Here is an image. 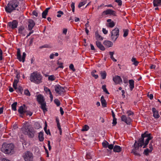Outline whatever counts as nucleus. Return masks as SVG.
<instances>
[{
  "label": "nucleus",
  "instance_id": "22",
  "mask_svg": "<svg viewBox=\"0 0 161 161\" xmlns=\"http://www.w3.org/2000/svg\"><path fill=\"white\" fill-rule=\"evenodd\" d=\"M152 111L153 113V117L156 118H158L159 117V115L158 114V112L155 108H153Z\"/></svg>",
  "mask_w": 161,
  "mask_h": 161
},
{
  "label": "nucleus",
  "instance_id": "49",
  "mask_svg": "<svg viewBox=\"0 0 161 161\" xmlns=\"http://www.w3.org/2000/svg\"><path fill=\"white\" fill-rule=\"evenodd\" d=\"M44 130L45 132V133L47 134V135H48V134H50V131H49V130H47V126H45L44 128Z\"/></svg>",
  "mask_w": 161,
  "mask_h": 161
},
{
  "label": "nucleus",
  "instance_id": "28",
  "mask_svg": "<svg viewBox=\"0 0 161 161\" xmlns=\"http://www.w3.org/2000/svg\"><path fill=\"white\" fill-rule=\"evenodd\" d=\"M101 102L102 106L104 107H106L107 105L106 102L103 96H102L101 97Z\"/></svg>",
  "mask_w": 161,
  "mask_h": 161
},
{
  "label": "nucleus",
  "instance_id": "58",
  "mask_svg": "<svg viewBox=\"0 0 161 161\" xmlns=\"http://www.w3.org/2000/svg\"><path fill=\"white\" fill-rule=\"evenodd\" d=\"M110 149H114V145L112 144L108 145V147Z\"/></svg>",
  "mask_w": 161,
  "mask_h": 161
},
{
  "label": "nucleus",
  "instance_id": "31",
  "mask_svg": "<svg viewBox=\"0 0 161 161\" xmlns=\"http://www.w3.org/2000/svg\"><path fill=\"white\" fill-rule=\"evenodd\" d=\"M101 76L103 79H105L106 76V73L105 71H101L100 72Z\"/></svg>",
  "mask_w": 161,
  "mask_h": 161
},
{
  "label": "nucleus",
  "instance_id": "62",
  "mask_svg": "<svg viewBox=\"0 0 161 161\" xmlns=\"http://www.w3.org/2000/svg\"><path fill=\"white\" fill-rule=\"evenodd\" d=\"M26 115H29L30 116H31L32 114V113L31 112H28L26 111Z\"/></svg>",
  "mask_w": 161,
  "mask_h": 161
},
{
  "label": "nucleus",
  "instance_id": "48",
  "mask_svg": "<svg viewBox=\"0 0 161 161\" xmlns=\"http://www.w3.org/2000/svg\"><path fill=\"white\" fill-rule=\"evenodd\" d=\"M115 2L118 3L119 6H121L122 4V1L121 0H114Z\"/></svg>",
  "mask_w": 161,
  "mask_h": 161
},
{
  "label": "nucleus",
  "instance_id": "43",
  "mask_svg": "<svg viewBox=\"0 0 161 161\" xmlns=\"http://www.w3.org/2000/svg\"><path fill=\"white\" fill-rule=\"evenodd\" d=\"M89 129V127L86 125H85L83 127V128L82 129V131H86Z\"/></svg>",
  "mask_w": 161,
  "mask_h": 161
},
{
  "label": "nucleus",
  "instance_id": "5",
  "mask_svg": "<svg viewBox=\"0 0 161 161\" xmlns=\"http://www.w3.org/2000/svg\"><path fill=\"white\" fill-rule=\"evenodd\" d=\"M37 101L41 105L40 107L43 110L44 113H45L47 111V108H46V103L45 101L44 97L41 94L38 95L37 96Z\"/></svg>",
  "mask_w": 161,
  "mask_h": 161
},
{
  "label": "nucleus",
  "instance_id": "34",
  "mask_svg": "<svg viewBox=\"0 0 161 161\" xmlns=\"http://www.w3.org/2000/svg\"><path fill=\"white\" fill-rule=\"evenodd\" d=\"M131 61L133 63V64L135 66H137L139 63V62L136 60V58L134 57L132 58Z\"/></svg>",
  "mask_w": 161,
  "mask_h": 161
},
{
  "label": "nucleus",
  "instance_id": "9",
  "mask_svg": "<svg viewBox=\"0 0 161 161\" xmlns=\"http://www.w3.org/2000/svg\"><path fill=\"white\" fill-rule=\"evenodd\" d=\"M66 89L65 87L61 86L59 85H56L55 88L56 92L60 95L65 92Z\"/></svg>",
  "mask_w": 161,
  "mask_h": 161
},
{
  "label": "nucleus",
  "instance_id": "51",
  "mask_svg": "<svg viewBox=\"0 0 161 161\" xmlns=\"http://www.w3.org/2000/svg\"><path fill=\"white\" fill-rule=\"evenodd\" d=\"M108 143L107 142L102 143L103 146L105 148H107L108 147Z\"/></svg>",
  "mask_w": 161,
  "mask_h": 161
},
{
  "label": "nucleus",
  "instance_id": "61",
  "mask_svg": "<svg viewBox=\"0 0 161 161\" xmlns=\"http://www.w3.org/2000/svg\"><path fill=\"white\" fill-rule=\"evenodd\" d=\"M67 31V29L66 28H64L63 29V33L64 35H66Z\"/></svg>",
  "mask_w": 161,
  "mask_h": 161
},
{
  "label": "nucleus",
  "instance_id": "15",
  "mask_svg": "<svg viewBox=\"0 0 161 161\" xmlns=\"http://www.w3.org/2000/svg\"><path fill=\"white\" fill-rule=\"evenodd\" d=\"M102 14L103 15L110 14L114 15H115V13L114 11L110 9H108L104 11Z\"/></svg>",
  "mask_w": 161,
  "mask_h": 161
},
{
  "label": "nucleus",
  "instance_id": "52",
  "mask_svg": "<svg viewBox=\"0 0 161 161\" xmlns=\"http://www.w3.org/2000/svg\"><path fill=\"white\" fill-rule=\"evenodd\" d=\"M69 68L72 70L73 71H75V69L74 68V66L72 64H71L69 66Z\"/></svg>",
  "mask_w": 161,
  "mask_h": 161
},
{
  "label": "nucleus",
  "instance_id": "10",
  "mask_svg": "<svg viewBox=\"0 0 161 161\" xmlns=\"http://www.w3.org/2000/svg\"><path fill=\"white\" fill-rule=\"evenodd\" d=\"M26 55V54L25 52L23 53L22 56L21 58L20 50L19 49H18L17 52V58L20 61H22V62H25Z\"/></svg>",
  "mask_w": 161,
  "mask_h": 161
},
{
  "label": "nucleus",
  "instance_id": "7",
  "mask_svg": "<svg viewBox=\"0 0 161 161\" xmlns=\"http://www.w3.org/2000/svg\"><path fill=\"white\" fill-rule=\"evenodd\" d=\"M119 36V30L118 28H116L113 30L111 32V40L115 41Z\"/></svg>",
  "mask_w": 161,
  "mask_h": 161
},
{
  "label": "nucleus",
  "instance_id": "64",
  "mask_svg": "<svg viewBox=\"0 0 161 161\" xmlns=\"http://www.w3.org/2000/svg\"><path fill=\"white\" fill-rule=\"evenodd\" d=\"M103 32L105 34H106L108 33V31L106 30L105 28L103 29Z\"/></svg>",
  "mask_w": 161,
  "mask_h": 161
},
{
  "label": "nucleus",
  "instance_id": "38",
  "mask_svg": "<svg viewBox=\"0 0 161 161\" xmlns=\"http://www.w3.org/2000/svg\"><path fill=\"white\" fill-rule=\"evenodd\" d=\"M48 80H49L53 81L55 79V77L53 75H48Z\"/></svg>",
  "mask_w": 161,
  "mask_h": 161
},
{
  "label": "nucleus",
  "instance_id": "8",
  "mask_svg": "<svg viewBox=\"0 0 161 161\" xmlns=\"http://www.w3.org/2000/svg\"><path fill=\"white\" fill-rule=\"evenodd\" d=\"M133 147V148L132 150L131 153L136 155H139V147H142L140 146V142H138L137 143L136 142Z\"/></svg>",
  "mask_w": 161,
  "mask_h": 161
},
{
  "label": "nucleus",
  "instance_id": "24",
  "mask_svg": "<svg viewBox=\"0 0 161 161\" xmlns=\"http://www.w3.org/2000/svg\"><path fill=\"white\" fill-rule=\"evenodd\" d=\"M122 148L118 145H115L114 147L113 150L115 152H119L121 151Z\"/></svg>",
  "mask_w": 161,
  "mask_h": 161
},
{
  "label": "nucleus",
  "instance_id": "6",
  "mask_svg": "<svg viewBox=\"0 0 161 161\" xmlns=\"http://www.w3.org/2000/svg\"><path fill=\"white\" fill-rule=\"evenodd\" d=\"M22 157L25 161H33V154L30 151H27L25 152L22 155Z\"/></svg>",
  "mask_w": 161,
  "mask_h": 161
},
{
  "label": "nucleus",
  "instance_id": "39",
  "mask_svg": "<svg viewBox=\"0 0 161 161\" xmlns=\"http://www.w3.org/2000/svg\"><path fill=\"white\" fill-rule=\"evenodd\" d=\"M129 31L128 29H124L123 30V36L124 37H126L127 36L128 34Z\"/></svg>",
  "mask_w": 161,
  "mask_h": 161
},
{
  "label": "nucleus",
  "instance_id": "13",
  "mask_svg": "<svg viewBox=\"0 0 161 161\" xmlns=\"http://www.w3.org/2000/svg\"><path fill=\"white\" fill-rule=\"evenodd\" d=\"M31 128L29 126L25 125L22 127V130L24 134H26L28 133L29 130Z\"/></svg>",
  "mask_w": 161,
  "mask_h": 161
},
{
  "label": "nucleus",
  "instance_id": "57",
  "mask_svg": "<svg viewBox=\"0 0 161 161\" xmlns=\"http://www.w3.org/2000/svg\"><path fill=\"white\" fill-rule=\"evenodd\" d=\"M44 91L47 92H48L49 94L50 93V92H51L50 90L47 87H45L44 88Z\"/></svg>",
  "mask_w": 161,
  "mask_h": 161
},
{
  "label": "nucleus",
  "instance_id": "47",
  "mask_svg": "<svg viewBox=\"0 0 161 161\" xmlns=\"http://www.w3.org/2000/svg\"><path fill=\"white\" fill-rule=\"evenodd\" d=\"M58 14L57 16L59 18L61 17V15H63L64 14L63 12L61 11H59L57 12Z\"/></svg>",
  "mask_w": 161,
  "mask_h": 161
},
{
  "label": "nucleus",
  "instance_id": "45",
  "mask_svg": "<svg viewBox=\"0 0 161 161\" xmlns=\"http://www.w3.org/2000/svg\"><path fill=\"white\" fill-rule=\"evenodd\" d=\"M41 127L40 124L38 123H35L34 124V127L37 129H38Z\"/></svg>",
  "mask_w": 161,
  "mask_h": 161
},
{
  "label": "nucleus",
  "instance_id": "26",
  "mask_svg": "<svg viewBox=\"0 0 161 161\" xmlns=\"http://www.w3.org/2000/svg\"><path fill=\"white\" fill-rule=\"evenodd\" d=\"M50 9V8H48L46 9L42 13V16L43 18H46V15L47 14L48 10Z\"/></svg>",
  "mask_w": 161,
  "mask_h": 161
},
{
  "label": "nucleus",
  "instance_id": "30",
  "mask_svg": "<svg viewBox=\"0 0 161 161\" xmlns=\"http://www.w3.org/2000/svg\"><path fill=\"white\" fill-rule=\"evenodd\" d=\"M109 55H110V58L112 59V60L114 62H116L117 60L116 59H115L113 56V55L114 54V52H109Z\"/></svg>",
  "mask_w": 161,
  "mask_h": 161
},
{
  "label": "nucleus",
  "instance_id": "32",
  "mask_svg": "<svg viewBox=\"0 0 161 161\" xmlns=\"http://www.w3.org/2000/svg\"><path fill=\"white\" fill-rule=\"evenodd\" d=\"M96 38L98 40H103V37L99 35L97 32L95 33Z\"/></svg>",
  "mask_w": 161,
  "mask_h": 161
},
{
  "label": "nucleus",
  "instance_id": "21",
  "mask_svg": "<svg viewBox=\"0 0 161 161\" xmlns=\"http://www.w3.org/2000/svg\"><path fill=\"white\" fill-rule=\"evenodd\" d=\"M56 122L57 124V126L59 130V133L60 135H62V130L61 127V126L59 122V119L58 118L56 117Z\"/></svg>",
  "mask_w": 161,
  "mask_h": 161
},
{
  "label": "nucleus",
  "instance_id": "3",
  "mask_svg": "<svg viewBox=\"0 0 161 161\" xmlns=\"http://www.w3.org/2000/svg\"><path fill=\"white\" fill-rule=\"evenodd\" d=\"M19 2L17 0H11L8 2L5 9V11L8 13H11L18 6Z\"/></svg>",
  "mask_w": 161,
  "mask_h": 161
},
{
  "label": "nucleus",
  "instance_id": "19",
  "mask_svg": "<svg viewBox=\"0 0 161 161\" xmlns=\"http://www.w3.org/2000/svg\"><path fill=\"white\" fill-rule=\"evenodd\" d=\"M34 133L35 132L33 129L32 128H31L29 130V131L27 134L28 136L29 137L33 138L34 136Z\"/></svg>",
  "mask_w": 161,
  "mask_h": 161
},
{
  "label": "nucleus",
  "instance_id": "1",
  "mask_svg": "<svg viewBox=\"0 0 161 161\" xmlns=\"http://www.w3.org/2000/svg\"><path fill=\"white\" fill-rule=\"evenodd\" d=\"M153 138V137L150 133H148L147 132L142 134V137L139 140L138 142H140L141 147L144 146L143 147H145L148 144L149 140Z\"/></svg>",
  "mask_w": 161,
  "mask_h": 161
},
{
  "label": "nucleus",
  "instance_id": "53",
  "mask_svg": "<svg viewBox=\"0 0 161 161\" xmlns=\"http://www.w3.org/2000/svg\"><path fill=\"white\" fill-rule=\"evenodd\" d=\"M86 3L85 2H83L80 3L78 5V7L79 8H80V7H81L82 6H83L84 5H85Z\"/></svg>",
  "mask_w": 161,
  "mask_h": 161
},
{
  "label": "nucleus",
  "instance_id": "37",
  "mask_svg": "<svg viewBox=\"0 0 161 161\" xmlns=\"http://www.w3.org/2000/svg\"><path fill=\"white\" fill-rule=\"evenodd\" d=\"M25 29L23 26H20L19 27L18 32L20 34H23V31Z\"/></svg>",
  "mask_w": 161,
  "mask_h": 161
},
{
  "label": "nucleus",
  "instance_id": "55",
  "mask_svg": "<svg viewBox=\"0 0 161 161\" xmlns=\"http://www.w3.org/2000/svg\"><path fill=\"white\" fill-rule=\"evenodd\" d=\"M58 68H63V63H60L59 61L58 62Z\"/></svg>",
  "mask_w": 161,
  "mask_h": 161
},
{
  "label": "nucleus",
  "instance_id": "63",
  "mask_svg": "<svg viewBox=\"0 0 161 161\" xmlns=\"http://www.w3.org/2000/svg\"><path fill=\"white\" fill-rule=\"evenodd\" d=\"M47 145H48L49 150H50L51 149V145H50V141H48Z\"/></svg>",
  "mask_w": 161,
  "mask_h": 161
},
{
  "label": "nucleus",
  "instance_id": "33",
  "mask_svg": "<svg viewBox=\"0 0 161 161\" xmlns=\"http://www.w3.org/2000/svg\"><path fill=\"white\" fill-rule=\"evenodd\" d=\"M19 79H17L14 80L13 84V87L15 89H17V83L19 82Z\"/></svg>",
  "mask_w": 161,
  "mask_h": 161
},
{
  "label": "nucleus",
  "instance_id": "41",
  "mask_svg": "<svg viewBox=\"0 0 161 161\" xmlns=\"http://www.w3.org/2000/svg\"><path fill=\"white\" fill-rule=\"evenodd\" d=\"M152 152L151 149H146L144 151V153L146 155H147L149 153Z\"/></svg>",
  "mask_w": 161,
  "mask_h": 161
},
{
  "label": "nucleus",
  "instance_id": "56",
  "mask_svg": "<svg viewBox=\"0 0 161 161\" xmlns=\"http://www.w3.org/2000/svg\"><path fill=\"white\" fill-rule=\"evenodd\" d=\"M117 119L115 118H113V122L112 124L113 125V126L115 125L116 124H117V121H116Z\"/></svg>",
  "mask_w": 161,
  "mask_h": 161
},
{
  "label": "nucleus",
  "instance_id": "18",
  "mask_svg": "<svg viewBox=\"0 0 161 161\" xmlns=\"http://www.w3.org/2000/svg\"><path fill=\"white\" fill-rule=\"evenodd\" d=\"M96 44L97 47L99 48L101 50L104 51L105 50V48L101 43L97 41L96 42Z\"/></svg>",
  "mask_w": 161,
  "mask_h": 161
},
{
  "label": "nucleus",
  "instance_id": "42",
  "mask_svg": "<svg viewBox=\"0 0 161 161\" xmlns=\"http://www.w3.org/2000/svg\"><path fill=\"white\" fill-rule=\"evenodd\" d=\"M58 54L57 53H56L55 54L52 53L50 55L49 58L51 59H52L54 58V56H58Z\"/></svg>",
  "mask_w": 161,
  "mask_h": 161
},
{
  "label": "nucleus",
  "instance_id": "23",
  "mask_svg": "<svg viewBox=\"0 0 161 161\" xmlns=\"http://www.w3.org/2000/svg\"><path fill=\"white\" fill-rule=\"evenodd\" d=\"M153 3L154 7H158L161 5V0H154Z\"/></svg>",
  "mask_w": 161,
  "mask_h": 161
},
{
  "label": "nucleus",
  "instance_id": "14",
  "mask_svg": "<svg viewBox=\"0 0 161 161\" xmlns=\"http://www.w3.org/2000/svg\"><path fill=\"white\" fill-rule=\"evenodd\" d=\"M29 25L28 26V29L31 31L33 29L35 25L34 21L31 19H29L28 21Z\"/></svg>",
  "mask_w": 161,
  "mask_h": 161
},
{
  "label": "nucleus",
  "instance_id": "4",
  "mask_svg": "<svg viewBox=\"0 0 161 161\" xmlns=\"http://www.w3.org/2000/svg\"><path fill=\"white\" fill-rule=\"evenodd\" d=\"M14 145L12 143H4L2 145L1 150L6 154H12L14 152Z\"/></svg>",
  "mask_w": 161,
  "mask_h": 161
},
{
  "label": "nucleus",
  "instance_id": "27",
  "mask_svg": "<svg viewBox=\"0 0 161 161\" xmlns=\"http://www.w3.org/2000/svg\"><path fill=\"white\" fill-rule=\"evenodd\" d=\"M134 81L133 80H129V87L131 91H132L134 87Z\"/></svg>",
  "mask_w": 161,
  "mask_h": 161
},
{
  "label": "nucleus",
  "instance_id": "25",
  "mask_svg": "<svg viewBox=\"0 0 161 161\" xmlns=\"http://www.w3.org/2000/svg\"><path fill=\"white\" fill-rule=\"evenodd\" d=\"M103 44L105 46L108 47H111L113 44V43L111 42L108 40L105 41L103 42Z\"/></svg>",
  "mask_w": 161,
  "mask_h": 161
},
{
  "label": "nucleus",
  "instance_id": "35",
  "mask_svg": "<svg viewBox=\"0 0 161 161\" xmlns=\"http://www.w3.org/2000/svg\"><path fill=\"white\" fill-rule=\"evenodd\" d=\"M96 70H93L91 72V75L92 76L94 77L95 79H97L98 77V75L97 74H96Z\"/></svg>",
  "mask_w": 161,
  "mask_h": 161
},
{
  "label": "nucleus",
  "instance_id": "16",
  "mask_svg": "<svg viewBox=\"0 0 161 161\" xmlns=\"http://www.w3.org/2000/svg\"><path fill=\"white\" fill-rule=\"evenodd\" d=\"M114 81L116 84H118L122 82V80L120 77L119 76H116L113 78Z\"/></svg>",
  "mask_w": 161,
  "mask_h": 161
},
{
  "label": "nucleus",
  "instance_id": "40",
  "mask_svg": "<svg viewBox=\"0 0 161 161\" xmlns=\"http://www.w3.org/2000/svg\"><path fill=\"white\" fill-rule=\"evenodd\" d=\"M54 103L57 105V106H60V103L59 101L57 98L54 99Z\"/></svg>",
  "mask_w": 161,
  "mask_h": 161
},
{
  "label": "nucleus",
  "instance_id": "36",
  "mask_svg": "<svg viewBox=\"0 0 161 161\" xmlns=\"http://www.w3.org/2000/svg\"><path fill=\"white\" fill-rule=\"evenodd\" d=\"M17 105V102H14L11 105L12 109L14 111L16 110V106Z\"/></svg>",
  "mask_w": 161,
  "mask_h": 161
},
{
  "label": "nucleus",
  "instance_id": "20",
  "mask_svg": "<svg viewBox=\"0 0 161 161\" xmlns=\"http://www.w3.org/2000/svg\"><path fill=\"white\" fill-rule=\"evenodd\" d=\"M18 112L21 114L25 113L26 110L25 109V105H24V107L22 106H20L18 109Z\"/></svg>",
  "mask_w": 161,
  "mask_h": 161
},
{
  "label": "nucleus",
  "instance_id": "2",
  "mask_svg": "<svg viewBox=\"0 0 161 161\" xmlns=\"http://www.w3.org/2000/svg\"><path fill=\"white\" fill-rule=\"evenodd\" d=\"M42 76L40 73L34 72L31 74L30 80L31 82L39 84L42 82Z\"/></svg>",
  "mask_w": 161,
  "mask_h": 161
},
{
  "label": "nucleus",
  "instance_id": "46",
  "mask_svg": "<svg viewBox=\"0 0 161 161\" xmlns=\"http://www.w3.org/2000/svg\"><path fill=\"white\" fill-rule=\"evenodd\" d=\"M24 93L25 95L27 96H30V93L29 91L27 89H25L24 91Z\"/></svg>",
  "mask_w": 161,
  "mask_h": 161
},
{
  "label": "nucleus",
  "instance_id": "50",
  "mask_svg": "<svg viewBox=\"0 0 161 161\" xmlns=\"http://www.w3.org/2000/svg\"><path fill=\"white\" fill-rule=\"evenodd\" d=\"M71 7L72 8V11L74 12L75 11V3L72 2L71 4Z\"/></svg>",
  "mask_w": 161,
  "mask_h": 161
},
{
  "label": "nucleus",
  "instance_id": "54",
  "mask_svg": "<svg viewBox=\"0 0 161 161\" xmlns=\"http://www.w3.org/2000/svg\"><path fill=\"white\" fill-rule=\"evenodd\" d=\"M92 155L90 153H88L86 154V158L87 159H90L92 158Z\"/></svg>",
  "mask_w": 161,
  "mask_h": 161
},
{
  "label": "nucleus",
  "instance_id": "59",
  "mask_svg": "<svg viewBox=\"0 0 161 161\" xmlns=\"http://www.w3.org/2000/svg\"><path fill=\"white\" fill-rule=\"evenodd\" d=\"M127 114H128V116L133 115V112L130 111H127Z\"/></svg>",
  "mask_w": 161,
  "mask_h": 161
},
{
  "label": "nucleus",
  "instance_id": "60",
  "mask_svg": "<svg viewBox=\"0 0 161 161\" xmlns=\"http://www.w3.org/2000/svg\"><path fill=\"white\" fill-rule=\"evenodd\" d=\"M32 14L33 15H35L36 17L38 16V13L35 11H33L32 12Z\"/></svg>",
  "mask_w": 161,
  "mask_h": 161
},
{
  "label": "nucleus",
  "instance_id": "17",
  "mask_svg": "<svg viewBox=\"0 0 161 161\" xmlns=\"http://www.w3.org/2000/svg\"><path fill=\"white\" fill-rule=\"evenodd\" d=\"M108 24H107V26L110 28H112L115 25V23L112 20L110 19H108L107 20Z\"/></svg>",
  "mask_w": 161,
  "mask_h": 161
},
{
  "label": "nucleus",
  "instance_id": "11",
  "mask_svg": "<svg viewBox=\"0 0 161 161\" xmlns=\"http://www.w3.org/2000/svg\"><path fill=\"white\" fill-rule=\"evenodd\" d=\"M18 22L16 20H14L12 22H10L8 24V27L12 29H14L17 27Z\"/></svg>",
  "mask_w": 161,
  "mask_h": 161
},
{
  "label": "nucleus",
  "instance_id": "44",
  "mask_svg": "<svg viewBox=\"0 0 161 161\" xmlns=\"http://www.w3.org/2000/svg\"><path fill=\"white\" fill-rule=\"evenodd\" d=\"M106 85H103L102 86V89L103 90L104 92H106V93L109 94V93L108 92V91H107V89L106 87Z\"/></svg>",
  "mask_w": 161,
  "mask_h": 161
},
{
  "label": "nucleus",
  "instance_id": "29",
  "mask_svg": "<svg viewBox=\"0 0 161 161\" xmlns=\"http://www.w3.org/2000/svg\"><path fill=\"white\" fill-rule=\"evenodd\" d=\"M38 137L40 141L42 142L44 140V137H43V132H40L39 133Z\"/></svg>",
  "mask_w": 161,
  "mask_h": 161
},
{
  "label": "nucleus",
  "instance_id": "12",
  "mask_svg": "<svg viewBox=\"0 0 161 161\" xmlns=\"http://www.w3.org/2000/svg\"><path fill=\"white\" fill-rule=\"evenodd\" d=\"M122 121L125 122L127 124L129 125L131 123V119L129 117H127L125 115H122L121 117Z\"/></svg>",
  "mask_w": 161,
  "mask_h": 161
}]
</instances>
